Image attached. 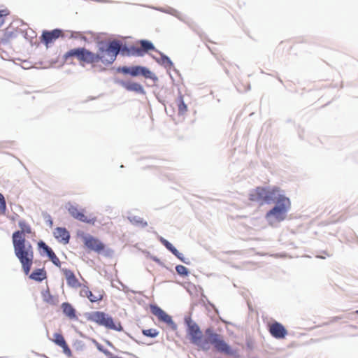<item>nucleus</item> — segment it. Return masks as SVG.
I'll use <instances>...</instances> for the list:
<instances>
[{"label": "nucleus", "instance_id": "f257e3e1", "mask_svg": "<svg viewBox=\"0 0 358 358\" xmlns=\"http://www.w3.org/2000/svg\"><path fill=\"white\" fill-rule=\"evenodd\" d=\"M121 45L117 41H110L106 45L99 46L96 52L85 48H76L67 51L63 55V59L68 62L72 57H76L80 65L90 64L92 67L112 64L120 51Z\"/></svg>", "mask_w": 358, "mask_h": 358}, {"label": "nucleus", "instance_id": "f03ea898", "mask_svg": "<svg viewBox=\"0 0 358 358\" xmlns=\"http://www.w3.org/2000/svg\"><path fill=\"white\" fill-rule=\"evenodd\" d=\"M18 226L20 230L12 235L14 252L22 265L25 275H28L34 263V255L32 245L26 241L25 234H31V226L25 220H20Z\"/></svg>", "mask_w": 358, "mask_h": 358}, {"label": "nucleus", "instance_id": "7ed1b4c3", "mask_svg": "<svg viewBox=\"0 0 358 358\" xmlns=\"http://www.w3.org/2000/svg\"><path fill=\"white\" fill-rule=\"evenodd\" d=\"M278 195H280V189L277 187L271 188L257 187L251 191L249 194V199L262 205L264 203H269L271 201L275 200Z\"/></svg>", "mask_w": 358, "mask_h": 358}, {"label": "nucleus", "instance_id": "20e7f679", "mask_svg": "<svg viewBox=\"0 0 358 358\" xmlns=\"http://www.w3.org/2000/svg\"><path fill=\"white\" fill-rule=\"evenodd\" d=\"M275 199L276 205L266 213V218L268 220L273 218L275 221L281 222L285 219L291 203L287 197L282 194L278 195Z\"/></svg>", "mask_w": 358, "mask_h": 358}, {"label": "nucleus", "instance_id": "39448f33", "mask_svg": "<svg viewBox=\"0 0 358 358\" xmlns=\"http://www.w3.org/2000/svg\"><path fill=\"white\" fill-rule=\"evenodd\" d=\"M89 319L99 326L104 327L107 329L116 331H122L124 330L120 322L114 321L113 318L108 314L102 311L92 312Z\"/></svg>", "mask_w": 358, "mask_h": 358}, {"label": "nucleus", "instance_id": "423d86ee", "mask_svg": "<svg viewBox=\"0 0 358 358\" xmlns=\"http://www.w3.org/2000/svg\"><path fill=\"white\" fill-rule=\"evenodd\" d=\"M206 341L208 343V350L210 349V345H213L215 350L220 352L227 355H231L232 350L230 346L224 341L220 334L215 333L211 329L206 330Z\"/></svg>", "mask_w": 358, "mask_h": 358}, {"label": "nucleus", "instance_id": "0eeeda50", "mask_svg": "<svg viewBox=\"0 0 358 358\" xmlns=\"http://www.w3.org/2000/svg\"><path fill=\"white\" fill-rule=\"evenodd\" d=\"M187 333L190 336L191 342L203 350H208V343L206 341V338H203L202 332L199 327L191 320L187 321Z\"/></svg>", "mask_w": 358, "mask_h": 358}, {"label": "nucleus", "instance_id": "6e6552de", "mask_svg": "<svg viewBox=\"0 0 358 358\" xmlns=\"http://www.w3.org/2000/svg\"><path fill=\"white\" fill-rule=\"evenodd\" d=\"M154 45L145 40H141L136 44L130 45L128 48V52L133 56L142 57L150 50H154Z\"/></svg>", "mask_w": 358, "mask_h": 358}, {"label": "nucleus", "instance_id": "1a4fd4ad", "mask_svg": "<svg viewBox=\"0 0 358 358\" xmlns=\"http://www.w3.org/2000/svg\"><path fill=\"white\" fill-rule=\"evenodd\" d=\"M165 110L171 116L175 114V112H177L178 115L183 116L187 112V106L185 103L182 96L179 95L169 105V108L165 106Z\"/></svg>", "mask_w": 358, "mask_h": 358}, {"label": "nucleus", "instance_id": "9d476101", "mask_svg": "<svg viewBox=\"0 0 358 358\" xmlns=\"http://www.w3.org/2000/svg\"><path fill=\"white\" fill-rule=\"evenodd\" d=\"M82 240L85 248L90 251L99 254L105 250L106 245L99 239L90 234L83 235Z\"/></svg>", "mask_w": 358, "mask_h": 358}, {"label": "nucleus", "instance_id": "9b49d317", "mask_svg": "<svg viewBox=\"0 0 358 358\" xmlns=\"http://www.w3.org/2000/svg\"><path fill=\"white\" fill-rule=\"evenodd\" d=\"M118 72L124 74H129L131 76H142L145 78H152V72L145 67L141 66H134L131 67L122 66L117 69Z\"/></svg>", "mask_w": 358, "mask_h": 358}, {"label": "nucleus", "instance_id": "f8f14e48", "mask_svg": "<svg viewBox=\"0 0 358 358\" xmlns=\"http://www.w3.org/2000/svg\"><path fill=\"white\" fill-rule=\"evenodd\" d=\"M70 215L75 219L90 224H94L96 221V217L92 214L85 215V210H80L76 206H71L68 208Z\"/></svg>", "mask_w": 358, "mask_h": 358}, {"label": "nucleus", "instance_id": "ddd939ff", "mask_svg": "<svg viewBox=\"0 0 358 358\" xmlns=\"http://www.w3.org/2000/svg\"><path fill=\"white\" fill-rule=\"evenodd\" d=\"M80 289L79 295L81 297L87 298L92 303L98 302L103 299V291L95 290L93 293L86 285H83Z\"/></svg>", "mask_w": 358, "mask_h": 358}, {"label": "nucleus", "instance_id": "4468645a", "mask_svg": "<svg viewBox=\"0 0 358 358\" xmlns=\"http://www.w3.org/2000/svg\"><path fill=\"white\" fill-rule=\"evenodd\" d=\"M268 330L270 334L276 339H283L287 335L286 328L276 321L268 324Z\"/></svg>", "mask_w": 358, "mask_h": 358}, {"label": "nucleus", "instance_id": "2eb2a0df", "mask_svg": "<svg viewBox=\"0 0 358 358\" xmlns=\"http://www.w3.org/2000/svg\"><path fill=\"white\" fill-rule=\"evenodd\" d=\"M64 38V32L59 29L52 31H43L41 36V42L48 47L49 44L55 42L59 38Z\"/></svg>", "mask_w": 358, "mask_h": 358}, {"label": "nucleus", "instance_id": "dca6fc26", "mask_svg": "<svg viewBox=\"0 0 358 358\" xmlns=\"http://www.w3.org/2000/svg\"><path fill=\"white\" fill-rule=\"evenodd\" d=\"M52 342L62 348L63 352L68 357L72 355V352L69 347L68 346L63 335L59 333H55L53 334Z\"/></svg>", "mask_w": 358, "mask_h": 358}, {"label": "nucleus", "instance_id": "f3484780", "mask_svg": "<svg viewBox=\"0 0 358 358\" xmlns=\"http://www.w3.org/2000/svg\"><path fill=\"white\" fill-rule=\"evenodd\" d=\"M63 273L66 280V283L69 287L76 289L78 287L80 288L83 285L72 271L65 268L63 269Z\"/></svg>", "mask_w": 358, "mask_h": 358}, {"label": "nucleus", "instance_id": "a211bd4d", "mask_svg": "<svg viewBox=\"0 0 358 358\" xmlns=\"http://www.w3.org/2000/svg\"><path fill=\"white\" fill-rule=\"evenodd\" d=\"M158 319L161 322H164L169 329L172 330H176L177 329V326L173 321L172 317L159 307Z\"/></svg>", "mask_w": 358, "mask_h": 358}, {"label": "nucleus", "instance_id": "6ab92c4d", "mask_svg": "<svg viewBox=\"0 0 358 358\" xmlns=\"http://www.w3.org/2000/svg\"><path fill=\"white\" fill-rule=\"evenodd\" d=\"M54 236L58 241L67 244L69 242V232L63 227H57L54 231Z\"/></svg>", "mask_w": 358, "mask_h": 358}, {"label": "nucleus", "instance_id": "aec40b11", "mask_svg": "<svg viewBox=\"0 0 358 358\" xmlns=\"http://www.w3.org/2000/svg\"><path fill=\"white\" fill-rule=\"evenodd\" d=\"M38 246L41 248H43L44 251L46 252L47 255L51 260V262L57 266L60 267L61 262L59 259L57 257L52 250L49 248L44 242L41 241L38 243Z\"/></svg>", "mask_w": 358, "mask_h": 358}, {"label": "nucleus", "instance_id": "412c9836", "mask_svg": "<svg viewBox=\"0 0 358 358\" xmlns=\"http://www.w3.org/2000/svg\"><path fill=\"white\" fill-rule=\"evenodd\" d=\"M88 36L90 38L94 37V34L91 31H74V32L71 33V36H69V38L73 39H80L85 42H88Z\"/></svg>", "mask_w": 358, "mask_h": 358}, {"label": "nucleus", "instance_id": "4be33fe9", "mask_svg": "<svg viewBox=\"0 0 358 358\" xmlns=\"http://www.w3.org/2000/svg\"><path fill=\"white\" fill-rule=\"evenodd\" d=\"M64 314L71 320L77 319L76 310L69 303L65 302L62 304Z\"/></svg>", "mask_w": 358, "mask_h": 358}, {"label": "nucleus", "instance_id": "5701e85b", "mask_svg": "<svg viewBox=\"0 0 358 358\" xmlns=\"http://www.w3.org/2000/svg\"><path fill=\"white\" fill-rule=\"evenodd\" d=\"M47 277L46 271L44 268H38L34 270L29 275V278L34 280L41 282Z\"/></svg>", "mask_w": 358, "mask_h": 358}, {"label": "nucleus", "instance_id": "b1692460", "mask_svg": "<svg viewBox=\"0 0 358 358\" xmlns=\"http://www.w3.org/2000/svg\"><path fill=\"white\" fill-rule=\"evenodd\" d=\"M123 87L128 91L135 92L137 93H143V87L134 82H127L122 84Z\"/></svg>", "mask_w": 358, "mask_h": 358}, {"label": "nucleus", "instance_id": "393cba45", "mask_svg": "<svg viewBox=\"0 0 358 358\" xmlns=\"http://www.w3.org/2000/svg\"><path fill=\"white\" fill-rule=\"evenodd\" d=\"M42 297L45 303L52 306L56 305L58 302L57 299L50 294L48 289L42 292Z\"/></svg>", "mask_w": 358, "mask_h": 358}, {"label": "nucleus", "instance_id": "a878e982", "mask_svg": "<svg viewBox=\"0 0 358 358\" xmlns=\"http://www.w3.org/2000/svg\"><path fill=\"white\" fill-rule=\"evenodd\" d=\"M160 55L161 57L158 59V63L163 66L168 71L173 69V64L171 59L162 53H160Z\"/></svg>", "mask_w": 358, "mask_h": 358}, {"label": "nucleus", "instance_id": "bb28decb", "mask_svg": "<svg viewBox=\"0 0 358 358\" xmlns=\"http://www.w3.org/2000/svg\"><path fill=\"white\" fill-rule=\"evenodd\" d=\"M160 240L164 244L167 249H169L177 257L182 259L180 257L181 254L169 241L162 238Z\"/></svg>", "mask_w": 358, "mask_h": 358}, {"label": "nucleus", "instance_id": "cd10ccee", "mask_svg": "<svg viewBox=\"0 0 358 358\" xmlns=\"http://www.w3.org/2000/svg\"><path fill=\"white\" fill-rule=\"evenodd\" d=\"M10 14L9 10L3 6H0V27L5 22V17Z\"/></svg>", "mask_w": 358, "mask_h": 358}, {"label": "nucleus", "instance_id": "c85d7f7f", "mask_svg": "<svg viewBox=\"0 0 358 358\" xmlns=\"http://www.w3.org/2000/svg\"><path fill=\"white\" fill-rule=\"evenodd\" d=\"M176 271L178 275L181 276H187L189 274L188 269L183 265H178L176 267Z\"/></svg>", "mask_w": 358, "mask_h": 358}, {"label": "nucleus", "instance_id": "c756f323", "mask_svg": "<svg viewBox=\"0 0 358 358\" xmlns=\"http://www.w3.org/2000/svg\"><path fill=\"white\" fill-rule=\"evenodd\" d=\"M6 210V203L4 196L0 193V213L4 214Z\"/></svg>", "mask_w": 358, "mask_h": 358}, {"label": "nucleus", "instance_id": "7c9ffc66", "mask_svg": "<svg viewBox=\"0 0 358 358\" xmlns=\"http://www.w3.org/2000/svg\"><path fill=\"white\" fill-rule=\"evenodd\" d=\"M143 334L144 336L152 338L155 337L157 336V331L152 329L143 330Z\"/></svg>", "mask_w": 358, "mask_h": 358}, {"label": "nucleus", "instance_id": "2f4dec72", "mask_svg": "<svg viewBox=\"0 0 358 358\" xmlns=\"http://www.w3.org/2000/svg\"><path fill=\"white\" fill-rule=\"evenodd\" d=\"M102 352L104 353L106 355H107L108 357L115 356V355H113V353H111L109 350H108L106 349L103 350Z\"/></svg>", "mask_w": 358, "mask_h": 358}, {"label": "nucleus", "instance_id": "473e14b6", "mask_svg": "<svg viewBox=\"0 0 358 358\" xmlns=\"http://www.w3.org/2000/svg\"><path fill=\"white\" fill-rule=\"evenodd\" d=\"M72 32H74V31H71V30L66 31L65 33H64V37H67L69 38V36H71V33H72Z\"/></svg>", "mask_w": 358, "mask_h": 358}, {"label": "nucleus", "instance_id": "72a5a7b5", "mask_svg": "<svg viewBox=\"0 0 358 358\" xmlns=\"http://www.w3.org/2000/svg\"><path fill=\"white\" fill-rule=\"evenodd\" d=\"M152 313L154 314V315H157V307L153 306H152Z\"/></svg>", "mask_w": 358, "mask_h": 358}, {"label": "nucleus", "instance_id": "f704fd0d", "mask_svg": "<svg viewBox=\"0 0 358 358\" xmlns=\"http://www.w3.org/2000/svg\"><path fill=\"white\" fill-rule=\"evenodd\" d=\"M97 348H98V350H99V351H101V352H102V351H103V350H104V348H103L101 345H99L97 346Z\"/></svg>", "mask_w": 358, "mask_h": 358}, {"label": "nucleus", "instance_id": "c9c22d12", "mask_svg": "<svg viewBox=\"0 0 358 358\" xmlns=\"http://www.w3.org/2000/svg\"><path fill=\"white\" fill-rule=\"evenodd\" d=\"M355 313L358 315V310L355 311Z\"/></svg>", "mask_w": 358, "mask_h": 358}]
</instances>
